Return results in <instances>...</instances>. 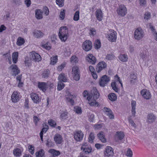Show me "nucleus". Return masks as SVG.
<instances>
[{
	"instance_id": "nucleus-1",
	"label": "nucleus",
	"mask_w": 157,
	"mask_h": 157,
	"mask_svg": "<svg viewBox=\"0 0 157 157\" xmlns=\"http://www.w3.org/2000/svg\"><path fill=\"white\" fill-rule=\"evenodd\" d=\"M59 36L62 41H65L68 36V30L66 26L60 27L59 32Z\"/></svg>"
},
{
	"instance_id": "nucleus-2",
	"label": "nucleus",
	"mask_w": 157,
	"mask_h": 157,
	"mask_svg": "<svg viewBox=\"0 0 157 157\" xmlns=\"http://www.w3.org/2000/svg\"><path fill=\"white\" fill-rule=\"evenodd\" d=\"M72 73L73 75L74 79L77 81H78L80 77L78 67L77 66L73 67L72 68Z\"/></svg>"
},
{
	"instance_id": "nucleus-3",
	"label": "nucleus",
	"mask_w": 157,
	"mask_h": 157,
	"mask_svg": "<svg viewBox=\"0 0 157 157\" xmlns=\"http://www.w3.org/2000/svg\"><path fill=\"white\" fill-rule=\"evenodd\" d=\"M92 47V43L91 41L89 40L85 41L82 44V49L86 52H88L90 50Z\"/></svg>"
},
{
	"instance_id": "nucleus-4",
	"label": "nucleus",
	"mask_w": 157,
	"mask_h": 157,
	"mask_svg": "<svg viewBox=\"0 0 157 157\" xmlns=\"http://www.w3.org/2000/svg\"><path fill=\"white\" fill-rule=\"evenodd\" d=\"M144 36V32L141 29L139 28L136 30L134 33V36L136 39L140 40Z\"/></svg>"
},
{
	"instance_id": "nucleus-5",
	"label": "nucleus",
	"mask_w": 157,
	"mask_h": 157,
	"mask_svg": "<svg viewBox=\"0 0 157 157\" xmlns=\"http://www.w3.org/2000/svg\"><path fill=\"white\" fill-rule=\"evenodd\" d=\"M117 12L119 15L124 16L127 13V9L124 5H121L117 10Z\"/></svg>"
},
{
	"instance_id": "nucleus-6",
	"label": "nucleus",
	"mask_w": 157,
	"mask_h": 157,
	"mask_svg": "<svg viewBox=\"0 0 157 157\" xmlns=\"http://www.w3.org/2000/svg\"><path fill=\"white\" fill-rule=\"evenodd\" d=\"M109 80V78L106 75H104L99 80L100 85L101 87H104L107 84Z\"/></svg>"
},
{
	"instance_id": "nucleus-7",
	"label": "nucleus",
	"mask_w": 157,
	"mask_h": 157,
	"mask_svg": "<svg viewBox=\"0 0 157 157\" xmlns=\"http://www.w3.org/2000/svg\"><path fill=\"white\" fill-rule=\"evenodd\" d=\"M10 70H12V75L15 76L20 73V70L18 68L17 65L15 64H12L9 67Z\"/></svg>"
},
{
	"instance_id": "nucleus-8",
	"label": "nucleus",
	"mask_w": 157,
	"mask_h": 157,
	"mask_svg": "<svg viewBox=\"0 0 157 157\" xmlns=\"http://www.w3.org/2000/svg\"><path fill=\"white\" fill-rule=\"evenodd\" d=\"M114 153L113 149L110 146L106 147L104 152V155L109 157H112Z\"/></svg>"
},
{
	"instance_id": "nucleus-9",
	"label": "nucleus",
	"mask_w": 157,
	"mask_h": 157,
	"mask_svg": "<svg viewBox=\"0 0 157 157\" xmlns=\"http://www.w3.org/2000/svg\"><path fill=\"white\" fill-rule=\"evenodd\" d=\"M86 60L91 64H94L96 62V58L91 54H88L86 56Z\"/></svg>"
},
{
	"instance_id": "nucleus-10",
	"label": "nucleus",
	"mask_w": 157,
	"mask_h": 157,
	"mask_svg": "<svg viewBox=\"0 0 157 157\" xmlns=\"http://www.w3.org/2000/svg\"><path fill=\"white\" fill-rule=\"evenodd\" d=\"M141 94L143 97L146 99H149L151 98V95L149 90L146 89H143L141 92Z\"/></svg>"
},
{
	"instance_id": "nucleus-11",
	"label": "nucleus",
	"mask_w": 157,
	"mask_h": 157,
	"mask_svg": "<svg viewBox=\"0 0 157 157\" xmlns=\"http://www.w3.org/2000/svg\"><path fill=\"white\" fill-rule=\"evenodd\" d=\"M106 66V64L104 62H99L96 66V71L98 73H99L103 69L105 68Z\"/></svg>"
},
{
	"instance_id": "nucleus-12",
	"label": "nucleus",
	"mask_w": 157,
	"mask_h": 157,
	"mask_svg": "<svg viewBox=\"0 0 157 157\" xmlns=\"http://www.w3.org/2000/svg\"><path fill=\"white\" fill-rule=\"evenodd\" d=\"M83 134L81 131H78L75 133V139L77 141L81 140L83 139Z\"/></svg>"
},
{
	"instance_id": "nucleus-13",
	"label": "nucleus",
	"mask_w": 157,
	"mask_h": 157,
	"mask_svg": "<svg viewBox=\"0 0 157 157\" xmlns=\"http://www.w3.org/2000/svg\"><path fill=\"white\" fill-rule=\"evenodd\" d=\"M30 97L32 99L35 103H38L40 101L38 95L35 93H32L30 94Z\"/></svg>"
},
{
	"instance_id": "nucleus-14",
	"label": "nucleus",
	"mask_w": 157,
	"mask_h": 157,
	"mask_svg": "<svg viewBox=\"0 0 157 157\" xmlns=\"http://www.w3.org/2000/svg\"><path fill=\"white\" fill-rule=\"evenodd\" d=\"M31 59L34 62H38L41 60V58L38 53L34 52L32 54Z\"/></svg>"
},
{
	"instance_id": "nucleus-15",
	"label": "nucleus",
	"mask_w": 157,
	"mask_h": 157,
	"mask_svg": "<svg viewBox=\"0 0 157 157\" xmlns=\"http://www.w3.org/2000/svg\"><path fill=\"white\" fill-rule=\"evenodd\" d=\"M33 36L37 38H40L42 37L44 34L40 30H34L33 32Z\"/></svg>"
},
{
	"instance_id": "nucleus-16",
	"label": "nucleus",
	"mask_w": 157,
	"mask_h": 157,
	"mask_svg": "<svg viewBox=\"0 0 157 157\" xmlns=\"http://www.w3.org/2000/svg\"><path fill=\"white\" fill-rule=\"evenodd\" d=\"M116 33V32L113 31L111 32L110 33H109L108 35V38L109 41L113 42L115 41L117 39Z\"/></svg>"
},
{
	"instance_id": "nucleus-17",
	"label": "nucleus",
	"mask_w": 157,
	"mask_h": 157,
	"mask_svg": "<svg viewBox=\"0 0 157 157\" xmlns=\"http://www.w3.org/2000/svg\"><path fill=\"white\" fill-rule=\"evenodd\" d=\"M11 99L12 101L14 103L17 102L19 100V97L17 92H14L12 95Z\"/></svg>"
},
{
	"instance_id": "nucleus-18",
	"label": "nucleus",
	"mask_w": 157,
	"mask_h": 157,
	"mask_svg": "<svg viewBox=\"0 0 157 157\" xmlns=\"http://www.w3.org/2000/svg\"><path fill=\"white\" fill-rule=\"evenodd\" d=\"M96 17L98 20L101 21L103 17L102 12L100 9L97 10L95 12Z\"/></svg>"
},
{
	"instance_id": "nucleus-19",
	"label": "nucleus",
	"mask_w": 157,
	"mask_h": 157,
	"mask_svg": "<svg viewBox=\"0 0 157 157\" xmlns=\"http://www.w3.org/2000/svg\"><path fill=\"white\" fill-rule=\"evenodd\" d=\"M54 139L55 142L58 144H61L62 142V138L59 134H56L55 135Z\"/></svg>"
},
{
	"instance_id": "nucleus-20",
	"label": "nucleus",
	"mask_w": 157,
	"mask_h": 157,
	"mask_svg": "<svg viewBox=\"0 0 157 157\" xmlns=\"http://www.w3.org/2000/svg\"><path fill=\"white\" fill-rule=\"evenodd\" d=\"M35 17L37 19H41L43 17V12L39 9H37L35 11Z\"/></svg>"
},
{
	"instance_id": "nucleus-21",
	"label": "nucleus",
	"mask_w": 157,
	"mask_h": 157,
	"mask_svg": "<svg viewBox=\"0 0 157 157\" xmlns=\"http://www.w3.org/2000/svg\"><path fill=\"white\" fill-rule=\"evenodd\" d=\"M92 95H93V99L96 100L99 97L100 94L96 87L94 88L91 90Z\"/></svg>"
},
{
	"instance_id": "nucleus-22",
	"label": "nucleus",
	"mask_w": 157,
	"mask_h": 157,
	"mask_svg": "<svg viewBox=\"0 0 157 157\" xmlns=\"http://www.w3.org/2000/svg\"><path fill=\"white\" fill-rule=\"evenodd\" d=\"M86 144H85L81 147V149L83 150V151L86 154H89L91 152L92 150V147H86Z\"/></svg>"
},
{
	"instance_id": "nucleus-23",
	"label": "nucleus",
	"mask_w": 157,
	"mask_h": 157,
	"mask_svg": "<svg viewBox=\"0 0 157 157\" xmlns=\"http://www.w3.org/2000/svg\"><path fill=\"white\" fill-rule=\"evenodd\" d=\"M147 122L149 123H151L155 121L156 117L153 114L149 113L147 115Z\"/></svg>"
},
{
	"instance_id": "nucleus-24",
	"label": "nucleus",
	"mask_w": 157,
	"mask_h": 157,
	"mask_svg": "<svg viewBox=\"0 0 157 157\" xmlns=\"http://www.w3.org/2000/svg\"><path fill=\"white\" fill-rule=\"evenodd\" d=\"M47 84L44 82H39L38 83V87L44 92L47 89Z\"/></svg>"
},
{
	"instance_id": "nucleus-25",
	"label": "nucleus",
	"mask_w": 157,
	"mask_h": 157,
	"mask_svg": "<svg viewBox=\"0 0 157 157\" xmlns=\"http://www.w3.org/2000/svg\"><path fill=\"white\" fill-rule=\"evenodd\" d=\"M60 119L62 121H64L67 118V112L66 111H61Z\"/></svg>"
},
{
	"instance_id": "nucleus-26",
	"label": "nucleus",
	"mask_w": 157,
	"mask_h": 157,
	"mask_svg": "<svg viewBox=\"0 0 157 157\" xmlns=\"http://www.w3.org/2000/svg\"><path fill=\"white\" fill-rule=\"evenodd\" d=\"M58 80L59 82H65L67 81V78L64 73L60 74L58 77Z\"/></svg>"
},
{
	"instance_id": "nucleus-27",
	"label": "nucleus",
	"mask_w": 157,
	"mask_h": 157,
	"mask_svg": "<svg viewBox=\"0 0 157 157\" xmlns=\"http://www.w3.org/2000/svg\"><path fill=\"white\" fill-rule=\"evenodd\" d=\"M21 151L18 148L15 149L13 150L14 155L16 157H19L21 155Z\"/></svg>"
},
{
	"instance_id": "nucleus-28",
	"label": "nucleus",
	"mask_w": 157,
	"mask_h": 157,
	"mask_svg": "<svg viewBox=\"0 0 157 157\" xmlns=\"http://www.w3.org/2000/svg\"><path fill=\"white\" fill-rule=\"evenodd\" d=\"M97 136L100 140L103 143H105L106 141V139L105 137V136L104 135L103 132H100L99 133H98Z\"/></svg>"
},
{
	"instance_id": "nucleus-29",
	"label": "nucleus",
	"mask_w": 157,
	"mask_h": 157,
	"mask_svg": "<svg viewBox=\"0 0 157 157\" xmlns=\"http://www.w3.org/2000/svg\"><path fill=\"white\" fill-rule=\"evenodd\" d=\"M136 102L134 101H132L131 102L132 106V114L134 117L135 116L136 113Z\"/></svg>"
},
{
	"instance_id": "nucleus-30",
	"label": "nucleus",
	"mask_w": 157,
	"mask_h": 157,
	"mask_svg": "<svg viewBox=\"0 0 157 157\" xmlns=\"http://www.w3.org/2000/svg\"><path fill=\"white\" fill-rule=\"evenodd\" d=\"M44 151L42 149L36 152L35 155L36 157H45Z\"/></svg>"
},
{
	"instance_id": "nucleus-31",
	"label": "nucleus",
	"mask_w": 157,
	"mask_h": 157,
	"mask_svg": "<svg viewBox=\"0 0 157 157\" xmlns=\"http://www.w3.org/2000/svg\"><path fill=\"white\" fill-rule=\"evenodd\" d=\"M49 153L52 155V156H57L60 154V152L59 151H56L54 149H51L48 151Z\"/></svg>"
},
{
	"instance_id": "nucleus-32",
	"label": "nucleus",
	"mask_w": 157,
	"mask_h": 157,
	"mask_svg": "<svg viewBox=\"0 0 157 157\" xmlns=\"http://www.w3.org/2000/svg\"><path fill=\"white\" fill-rule=\"evenodd\" d=\"M18 57V53L17 52H14L12 53V58L13 63H16L17 62Z\"/></svg>"
},
{
	"instance_id": "nucleus-33",
	"label": "nucleus",
	"mask_w": 157,
	"mask_h": 157,
	"mask_svg": "<svg viewBox=\"0 0 157 157\" xmlns=\"http://www.w3.org/2000/svg\"><path fill=\"white\" fill-rule=\"evenodd\" d=\"M108 97L109 100L112 101H114L117 99L116 94L114 93L109 94L108 96Z\"/></svg>"
},
{
	"instance_id": "nucleus-34",
	"label": "nucleus",
	"mask_w": 157,
	"mask_h": 157,
	"mask_svg": "<svg viewBox=\"0 0 157 157\" xmlns=\"http://www.w3.org/2000/svg\"><path fill=\"white\" fill-rule=\"evenodd\" d=\"M42 75V77L44 78H47L49 77L50 75V73L49 70L47 69L44 71Z\"/></svg>"
},
{
	"instance_id": "nucleus-35",
	"label": "nucleus",
	"mask_w": 157,
	"mask_h": 157,
	"mask_svg": "<svg viewBox=\"0 0 157 157\" xmlns=\"http://www.w3.org/2000/svg\"><path fill=\"white\" fill-rule=\"evenodd\" d=\"M25 42L24 39L20 37L18 38L17 41V44L18 46H21L23 45Z\"/></svg>"
},
{
	"instance_id": "nucleus-36",
	"label": "nucleus",
	"mask_w": 157,
	"mask_h": 157,
	"mask_svg": "<svg viewBox=\"0 0 157 157\" xmlns=\"http://www.w3.org/2000/svg\"><path fill=\"white\" fill-rule=\"evenodd\" d=\"M94 46L96 49H99L101 46V43L100 40L98 39L97 40L95 41Z\"/></svg>"
},
{
	"instance_id": "nucleus-37",
	"label": "nucleus",
	"mask_w": 157,
	"mask_h": 157,
	"mask_svg": "<svg viewBox=\"0 0 157 157\" xmlns=\"http://www.w3.org/2000/svg\"><path fill=\"white\" fill-rule=\"evenodd\" d=\"M50 64L52 65H55L57 62L58 59L57 56L52 57L51 58Z\"/></svg>"
},
{
	"instance_id": "nucleus-38",
	"label": "nucleus",
	"mask_w": 157,
	"mask_h": 157,
	"mask_svg": "<svg viewBox=\"0 0 157 157\" xmlns=\"http://www.w3.org/2000/svg\"><path fill=\"white\" fill-rule=\"evenodd\" d=\"M116 135L118 137V139L120 140H122L124 136V133L121 132H117Z\"/></svg>"
},
{
	"instance_id": "nucleus-39",
	"label": "nucleus",
	"mask_w": 157,
	"mask_h": 157,
	"mask_svg": "<svg viewBox=\"0 0 157 157\" xmlns=\"http://www.w3.org/2000/svg\"><path fill=\"white\" fill-rule=\"evenodd\" d=\"M119 59L123 62H126L128 60V58L125 55H120L119 57Z\"/></svg>"
},
{
	"instance_id": "nucleus-40",
	"label": "nucleus",
	"mask_w": 157,
	"mask_h": 157,
	"mask_svg": "<svg viewBox=\"0 0 157 157\" xmlns=\"http://www.w3.org/2000/svg\"><path fill=\"white\" fill-rule=\"evenodd\" d=\"M95 136L94 133L93 132L90 133L89 136L88 140L90 143H92L93 142V140L94 139Z\"/></svg>"
},
{
	"instance_id": "nucleus-41",
	"label": "nucleus",
	"mask_w": 157,
	"mask_h": 157,
	"mask_svg": "<svg viewBox=\"0 0 157 157\" xmlns=\"http://www.w3.org/2000/svg\"><path fill=\"white\" fill-rule=\"evenodd\" d=\"M43 47L45 48L48 50H49L51 48V47L50 46V44L48 42H46L45 43L44 42L42 44Z\"/></svg>"
},
{
	"instance_id": "nucleus-42",
	"label": "nucleus",
	"mask_w": 157,
	"mask_h": 157,
	"mask_svg": "<svg viewBox=\"0 0 157 157\" xmlns=\"http://www.w3.org/2000/svg\"><path fill=\"white\" fill-rule=\"evenodd\" d=\"M103 110L105 112V114L107 115L108 116L111 113H112V110L110 109L107 107H104Z\"/></svg>"
},
{
	"instance_id": "nucleus-43",
	"label": "nucleus",
	"mask_w": 157,
	"mask_h": 157,
	"mask_svg": "<svg viewBox=\"0 0 157 157\" xmlns=\"http://www.w3.org/2000/svg\"><path fill=\"white\" fill-rule=\"evenodd\" d=\"M111 86L113 90L116 92H118V89L116 86V83L115 82H113L111 83Z\"/></svg>"
},
{
	"instance_id": "nucleus-44",
	"label": "nucleus",
	"mask_w": 157,
	"mask_h": 157,
	"mask_svg": "<svg viewBox=\"0 0 157 157\" xmlns=\"http://www.w3.org/2000/svg\"><path fill=\"white\" fill-rule=\"evenodd\" d=\"M79 12L78 11H77L75 13L73 17V20L75 21H78L79 19Z\"/></svg>"
},
{
	"instance_id": "nucleus-45",
	"label": "nucleus",
	"mask_w": 157,
	"mask_h": 157,
	"mask_svg": "<svg viewBox=\"0 0 157 157\" xmlns=\"http://www.w3.org/2000/svg\"><path fill=\"white\" fill-rule=\"evenodd\" d=\"M65 86L64 84L62 82H59L57 86V90H62Z\"/></svg>"
},
{
	"instance_id": "nucleus-46",
	"label": "nucleus",
	"mask_w": 157,
	"mask_h": 157,
	"mask_svg": "<svg viewBox=\"0 0 157 157\" xmlns=\"http://www.w3.org/2000/svg\"><path fill=\"white\" fill-rule=\"evenodd\" d=\"M12 3L15 5L19 6L22 4V2L21 0H12Z\"/></svg>"
},
{
	"instance_id": "nucleus-47",
	"label": "nucleus",
	"mask_w": 157,
	"mask_h": 157,
	"mask_svg": "<svg viewBox=\"0 0 157 157\" xmlns=\"http://www.w3.org/2000/svg\"><path fill=\"white\" fill-rule=\"evenodd\" d=\"M63 1L64 0H56V2L59 7H62L64 5Z\"/></svg>"
},
{
	"instance_id": "nucleus-48",
	"label": "nucleus",
	"mask_w": 157,
	"mask_h": 157,
	"mask_svg": "<svg viewBox=\"0 0 157 157\" xmlns=\"http://www.w3.org/2000/svg\"><path fill=\"white\" fill-rule=\"evenodd\" d=\"M94 100L93 101H91L90 103V106H98L99 105L98 102L96 101V100L94 99Z\"/></svg>"
},
{
	"instance_id": "nucleus-49",
	"label": "nucleus",
	"mask_w": 157,
	"mask_h": 157,
	"mask_svg": "<svg viewBox=\"0 0 157 157\" xmlns=\"http://www.w3.org/2000/svg\"><path fill=\"white\" fill-rule=\"evenodd\" d=\"M49 124L52 127H55L56 125V123L53 120H50L48 121Z\"/></svg>"
},
{
	"instance_id": "nucleus-50",
	"label": "nucleus",
	"mask_w": 157,
	"mask_h": 157,
	"mask_svg": "<svg viewBox=\"0 0 157 157\" xmlns=\"http://www.w3.org/2000/svg\"><path fill=\"white\" fill-rule=\"evenodd\" d=\"M126 155L127 156L131 157L132 155V152L130 148H128Z\"/></svg>"
},
{
	"instance_id": "nucleus-51",
	"label": "nucleus",
	"mask_w": 157,
	"mask_h": 157,
	"mask_svg": "<svg viewBox=\"0 0 157 157\" xmlns=\"http://www.w3.org/2000/svg\"><path fill=\"white\" fill-rule=\"evenodd\" d=\"M89 34L91 35L94 36L96 35V32L95 29L94 28H91L90 30Z\"/></svg>"
},
{
	"instance_id": "nucleus-52",
	"label": "nucleus",
	"mask_w": 157,
	"mask_h": 157,
	"mask_svg": "<svg viewBox=\"0 0 157 157\" xmlns=\"http://www.w3.org/2000/svg\"><path fill=\"white\" fill-rule=\"evenodd\" d=\"M44 127L41 131L40 133L42 132V134H43V133H45L47 131L48 129V126L45 124V126H43Z\"/></svg>"
},
{
	"instance_id": "nucleus-53",
	"label": "nucleus",
	"mask_w": 157,
	"mask_h": 157,
	"mask_svg": "<svg viewBox=\"0 0 157 157\" xmlns=\"http://www.w3.org/2000/svg\"><path fill=\"white\" fill-rule=\"evenodd\" d=\"M151 17V14L149 12L146 13L144 14V18L146 19L147 20L149 19Z\"/></svg>"
},
{
	"instance_id": "nucleus-54",
	"label": "nucleus",
	"mask_w": 157,
	"mask_h": 157,
	"mask_svg": "<svg viewBox=\"0 0 157 157\" xmlns=\"http://www.w3.org/2000/svg\"><path fill=\"white\" fill-rule=\"evenodd\" d=\"M77 58L75 56H72L70 59V61L72 63H76Z\"/></svg>"
},
{
	"instance_id": "nucleus-55",
	"label": "nucleus",
	"mask_w": 157,
	"mask_h": 157,
	"mask_svg": "<svg viewBox=\"0 0 157 157\" xmlns=\"http://www.w3.org/2000/svg\"><path fill=\"white\" fill-rule=\"evenodd\" d=\"M113 55L112 54H107L106 56V59L110 60L113 59Z\"/></svg>"
},
{
	"instance_id": "nucleus-56",
	"label": "nucleus",
	"mask_w": 157,
	"mask_h": 157,
	"mask_svg": "<svg viewBox=\"0 0 157 157\" xmlns=\"http://www.w3.org/2000/svg\"><path fill=\"white\" fill-rule=\"evenodd\" d=\"M65 10H63V11H61L60 13L59 16L62 20H63L65 17Z\"/></svg>"
},
{
	"instance_id": "nucleus-57",
	"label": "nucleus",
	"mask_w": 157,
	"mask_h": 157,
	"mask_svg": "<svg viewBox=\"0 0 157 157\" xmlns=\"http://www.w3.org/2000/svg\"><path fill=\"white\" fill-rule=\"evenodd\" d=\"M139 4L141 6H144L146 5V0H139Z\"/></svg>"
},
{
	"instance_id": "nucleus-58",
	"label": "nucleus",
	"mask_w": 157,
	"mask_h": 157,
	"mask_svg": "<svg viewBox=\"0 0 157 157\" xmlns=\"http://www.w3.org/2000/svg\"><path fill=\"white\" fill-rule=\"evenodd\" d=\"M29 151L32 154H33L34 152V147L32 145H30L29 147Z\"/></svg>"
},
{
	"instance_id": "nucleus-59",
	"label": "nucleus",
	"mask_w": 157,
	"mask_h": 157,
	"mask_svg": "<svg viewBox=\"0 0 157 157\" xmlns=\"http://www.w3.org/2000/svg\"><path fill=\"white\" fill-rule=\"evenodd\" d=\"M75 111L77 113H80L82 112L81 108L80 107H77L75 108Z\"/></svg>"
},
{
	"instance_id": "nucleus-60",
	"label": "nucleus",
	"mask_w": 157,
	"mask_h": 157,
	"mask_svg": "<svg viewBox=\"0 0 157 157\" xmlns=\"http://www.w3.org/2000/svg\"><path fill=\"white\" fill-rule=\"evenodd\" d=\"M44 13L46 15H48L49 13V10L47 7H45L43 8Z\"/></svg>"
},
{
	"instance_id": "nucleus-61",
	"label": "nucleus",
	"mask_w": 157,
	"mask_h": 157,
	"mask_svg": "<svg viewBox=\"0 0 157 157\" xmlns=\"http://www.w3.org/2000/svg\"><path fill=\"white\" fill-rule=\"evenodd\" d=\"M46 84L47 89L49 88V89H51L53 88L54 86L52 83L50 82H48L47 83H46Z\"/></svg>"
},
{
	"instance_id": "nucleus-62",
	"label": "nucleus",
	"mask_w": 157,
	"mask_h": 157,
	"mask_svg": "<svg viewBox=\"0 0 157 157\" xmlns=\"http://www.w3.org/2000/svg\"><path fill=\"white\" fill-rule=\"evenodd\" d=\"M128 119L129 122L132 124V126L135 127V125H136L135 124L131 118V117H129Z\"/></svg>"
},
{
	"instance_id": "nucleus-63",
	"label": "nucleus",
	"mask_w": 157,
	"mask_h": 157,
	"mask_svg": "<svg viewBox=\"0 0 157 157\" xmlns=\"http://www.w3.org/2000/svg\"><path fill=\"white\" fill-rule=\"evenodd\" d=\"M65 65L66 64L65 63H62L61 65L58 66L57 69L59 71H61L65 67Z\"/></svg>"
},
{
	"instance_id": "nucleus-64",
	"label": "nucleus",
	"mask_w": 157,
	"mask_h": 157,
	"mask_svg": "<svg viewBox=\"0 0 157 157\" xmlns=\"http://www.w3.org/2000/svg\"><path fill=\"white\" fill-rule=\"evenodd\" d=\"M6 27L4 25H1L0 27V33L2 32L3 31L6 30Z\"/></svg>"
}]
</instances>
